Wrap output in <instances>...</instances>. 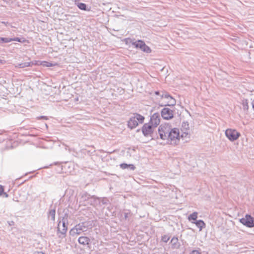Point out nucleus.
Here are the masks:
<instances>
[{
	"label": "nucleus",
	"instance_id": "f257e3e1",
	"mask_svg": "<svg viewBox=\"0 0 254 254\" xmlns=\"http://www.w3.org/2000/svg\"><path fill=\"white\" fill-rule=\"evenodd\" d=\"M160 138L167 140L168 144L176 145L180 142V132L177 128H171L167 125H161L158 128Z\"/></svg>",
	"mask_w": 254,
	"mask_h": 254
},
{
	"label": "nucleus",
	"instance_id": "f03ea898",
	"mask_svg": "<svg viewBox=\"0 0 254 254\" xmlns=\"http://www.w3.org/2000/svg\"><path fill=\"white\" fill-rule=\"evenodd\" d=\"M88 228V223L84 222L76 225L69 231V235L73 237L81 234L82 232H85Z\"/></svg>",
	"mask_w": 254,
	"mask_h": 254
},
{
	"label": "nucleus",
	"instance_id": "7ed1b4c3",
	"mask_svg": "<svg viewBox=\"0 0 254 254\" xmlns=\"http://www.w3.org/2000/svg\"><path fill=\"white\" fill-rule=\"evenodd\" d=\"M67 230V220L66 218H63L60 220L58 225V232L61 233L63 237L64 236Z\"/></svg>",
	"mask_w": 254,
	"mask_h": 254
},
{
	"label": "nucleus",
	"instance_id": "20e7f679",
	"mask_svg": "<svg viewBox=\"0 0 254 254\" xmlns=\"http://www.w3.org/2000/svg\"><path fill=\"white\" fill-rule=\"evenodd\" d=\"M132 45L136 48H139L141 51L146 53H150L151 51L150 48L147 46L145 42L142 40H138L132 42Z\"/></svg>",
	"mask_w": 254,
	"mask_h": 254
},
{
	"label": "nucleus",
	"instance_id": "39448f33",
	"mask_svg": "<svg viewBox=\"0 0 254 254\" xmlns=\"http://www.w3.org/2000/svg\"><path fill=\"white\" fill-rule=\"evenodd\" d=\"M225 135L231 141L236 140L240 136V133L236 129L228 128L225 131Z\"/></svg>",
	"mask_w": 254,
	"mask_h": 254
},
{
	"label": "nucleus",
	"instance_id": "423d86ee",
	"mask_svg": "<svg viewBox=\"0 0 254 254\" xmlns=\"http://www.w3.org/2000/svg\"><path fill=\"white\" fill-rule=\"evenodd\" d=\"M161 98L162 99L166 100L165 104L164 105L165 106H174L176 104V102L175 99L167 92H162Z\"/></svg>",
	"mask_w": 254,
	"mask_h": 254
},
{
	"label": "nucleus",
	"instance_id": "0eeeda50",
	"mask_svg": "<svg viewBox=\"0 0 254 254\" xmlns=\"http://www.w3.org/2000/svg\"><path fill=\"white\" fill-rule=\"evenodd\" d=\"M154 128L150 124H145L142 127V133L146 137H152Z\"/></svg>",
	"mask_w": 254,
	"mask_h": 254
},
{
	"label": "nucleus",
	"instance_id": "6e6552de",
	"mask_svg": "<svg viewBox=\"0 0 254 254\" xmlns=\"http://www.w3.org/2000/svg\"><path fill=\"white\" fill-rule=\"evenodd\" d=\"M240 221L242 224L248 227H254V218L250 215L247 214L244 218L241 219Z\"/></svg>",
	"mask_w": 254,
	"mask_h": 254
},
{
	"label": "nucleus",
	"instance_id": "1a4fd4ad",
	"mask_svg": "<svg viewBox=\"0 0 254 254\" xmlns=\"http://www.w3.org/2000/svg\"><path fill=\"white\" fill-rule=\"evenodd\" d=\"M161 116L165 120H170L173 117V111L168 108H164L161 111Z\"/></svg>",
	"mask_w": 254,
	"mask_h": 254
},
{
	"label": "nucleus",
	"instance_id": "9d476101",
	"mask_svg": "<svg viewBox=\"0 0 254 254\" xmlns=\"http://www.w3.org/2000/svg\"><path fill=\"white\" fill-rule=\"evenodd\" d=\"M160 123V116L158 113L153 114L151 117L150 122L148 123L155 127H157Z\"/></svg>",
	"mask_w": 254,
	"mask_h": 254
},
{
	"label": "nucleus",
	"instance_id": "9b49d317",
	"mask_svg": "<svg viewBox=\"0 0 254 254\" xmlns=\"http://www.w3.org/2000/svg\"><path fill=\"white\" fill-rule=\"evenodd\" d=\"M127 125L128 127H129L130 129H133L136 127L138 126V122H136L135 120V119L133 117H132L128 121Z\"/></svg>",
	"mask_w": 254,
	"mask_h": 254
},
{
	"label": "nucleus",
	"instance_id": "f8f14e48",
	"mask_svg": "<svg viewBox=\"0 0 254 254\" xmlns=\"http://www.w3.org/2000/svg\"><path fill=\"white\" fill-rule=\"evenodd\" d=\"M78 242L80 244L86 245L89 243L90 239L87 237L81 236L78 238Z\"/></svg>",
	"mask_w": 254,
	"mask_h": 254
},
{
	"label": "nucleus",
	"instance_id": "ddd939ff",
	"mask_svg": "<svg viewBox=\"0 0 254 254\" xmlns=\"http://www.w3.org/2000/svg\"><path fill=\"white\" fill-rule=\"evenodd\" d=\"M193 223H194L198 228H199L200 231H201L203 228L205 227V223L201 220L196 221Z\"/></svg>",
	"mask_w": 254,
	"mask_h": 254
},
{
	"label": "nucleus",
	"instance_id": "4468645a",
	"mask_svg": "<svg viewBox=\"0 0 254 254\" xmlns=\"http://www.w3.org/2000/svg\"><path fill=\"white\" fill-rule=\"evenodd\" d=\"M241 104L242 105V108L243 110L247 112L249 110V102L247 99H243L242 100Z\"/></svg>",
	"mask_w": 254,
	"mask_h": 254
},
{
	"label": "nucleus",
	"instance_id": "2eb2a0df",
	"mask_svg": "<svg viewBox=\"0 0 254 254\" xmlns=\"http://www.w3.org/2000/svg\"><path fill=\"white\" fill-rule=\"evenodd\" d=\"M33 64V63L32 62H25V63H23L18 64V65H16V67H18L19 68H24V67H26L31 66Z\"/></svg>",
	"mask_w": 254,
	"mask_h": 254
},
{
	"label": "nucleus",
	"instance_id": "dca6fc26",
	"mask_svg": "<svg viewBox=\"0 0 254 254\" xmlns=\"http://www.w3.org/2000/svg\"><path fill=\"white\" fill-rule=\"evenodd\" d=\"M133 117L135 119L136 122H138V123H142L144 120V117L138 114H134Z\"/></svg>",
	"mask_w": 254,
	"mask_h": 254
},
{
	"label": "nucleus",
	"instance_id": "f3484780",
	"mask_svg": "<svg viewBox=\"0 0 254 254\" xmlns=\"http://www.w3.org/2000/svg\"><path fill=\"white\" fill-rule=\"evenodd\" d=\"M55 215H56V209L55 208L51 209L48 214L49 218H51V219L54 221L55 220Z\"/></svg>",
	"mask_w": 254,
	"mask_h": 254
},
{
	"label": "nucleus",
	"instance_id": "a211bd4d",
	"mask_svg": "<svg viewBox=\"0 0 254 254\" xmlns=\"http://www.w3.org/2000/svg\"><path fill=\"white\" fill-rule=\"evenodd\" d=\"M198 213L197 212H194L192 214H190L188 217V220L189 221L191 220H196L197 218Z\"/></svg>",
	"mask_w": 254,
	"mask_h": 254
},
{
	"label": "nucleus",
	"instance_id": "6ab92c4d",
	"mask_svg": "<svg viewBox=\"0 0 254 254\" xmlns=\"http://www.w3.org/2000/svg\"><path fill=\"white\" fill-rule=\"evenodd\" d=\"M182 127L184 130V133L188 134V130L189 129V124L188 122H183Z\"/></svg>",
	"mask_w": 254,
	"mask_h": 254
},
{
	"label": "nucleus",
	"instance_id": "aec40b11",
	"mask_svg": "<svg viewBox=\"0 0 254 254\" xmlns=\"http://www.w3.org/2000/svg\"><path fill=\"white\" fill-rule=\"evenodd\" d=\"M76 5L81 10H85L86 9V5L84 3L78 2L76 3Z\"/></svg>",
	"mask_w": 254,
	"mask_h": 254
},
{
	"label": "nucleus",
	"instance_id": "412c9836",
	"mask_svg": "<svg viewBox=\"0 0 254 254\" xmlns=\"http://www.w3.org/2000/svg\"><path fill=\"white\" fill-rule=\"evenodd\" d=\"M11 42V40L9 38H0V43H7Z\"/></svg>",
	"mask_w": 254,
	"mask_h": 254
},
{
	"label": "nucleus",
	"instance_id": "4be33fe9",
	"mask_svg": "<svg viewBox=\"0 0 254 254\" xmlns=\"http://www.w3.org/2000/svg\"><path fill=\"white\" fill-rule=\"evenodd\" d=\"M10 40H11V41H17V42H23L25 41V40L24 38H20L18 37L10 38Z\"/></svg>",
	"mask_w": 254,
	"mask_h": 254
},
{
	"label": "nucleus",
	"instance_id": "5701e85b",
	"mask_svg": "<svg viewBox=\"0 0 254 254\" xmlns=\"http://www.w3.org/2000/svg\"><path fill=\"white\" fill-rule=\"evenodd\" d=\"M85 196L87 197V199L91 198L92 199L94 200V201L96 200V199H99L100 198L98 197H96L94 195H93L92 196H90V195L87 193L85 194Z\"/></svg>",
	"mask_w": 254,
	"mask_h": 254
},
{
	"label": "nucleus",
	"instance_id": "b1692460",
	"mask_svg": "<svg viewBox=\"0 0 254 254\" xmlns=\"http://www.w3.org/2000/svg\"><path fill=\"white\" fill-rule=\"evenodd\" d=\"M169 240V237L166 235H164L162 237V240L165 243H167Z\"/></svg>",
	"mask_w": 254,
	"mask_h": 254
},
{
	"label": "nucleus",
	"instance_id": "393cba45",
	"mask_svg": "<svg viewBox=\"0 0 254 254\" xmlns=\"http://www.w3.org/2000/svg\"><path fill=\"white\" fill-rule=\"evenodd\" d=\"M178 240L177 238L173 237L171 241V243L173 245H175L176 243L178 242Z\"/></svg>",
	"mask_w": 254,
	"mask_h": 254
},
{
	"label": "nucleus",
	"instance_id": "a878e982",
	"mask_svg": "<svg viewBox=\"0 0 254 254\" xmlns=\"http://www.w3.org/2000/svg\"><path fill=\"white\" fill-rule=\"evenodd\" d=\"M128 167V164L126 163H122L120 165V167L123 169H127Z\"/></svg>",
	"mask_w": 254,
	"mask_h": 254
},
{
	"label": "nucleus",
	"instance_id": "bb28decb",
	"mask_svg": "<svg viewBox=\"0 0 254 254\" xmlns=\"http://www.w3.org/2000/svg\"><path fill=\"white\" fill-rule=\"evenodd\" d=\"M124 216L125 219H127V218L130 216V212H124Z\"/></svg>",
	"mask_w": 254,
	"mask_h": 254
},
{
	"label": "nucleus",
	"instance_id": "cd10ccee",
	"mask_svg": "<svg viewBox=\"0 0 254 254\" xmlns=\"http://www.w3.org/2000/svg\"><path fill=\"white\" fill-rule=\"evenodd\" d=\"M190 254H200V252L198 250H193L190 253Z\"/></svg>",
	"mask_w": 254,
	"mask_h": 254
},
{
	"label": "nucleus",
	"instance_id": "c85d7f7f",
	"mask_svg": "<svg viewBox=\"0 0 254 254\" xmlns=\"http://www.w3.org/2000/svg\"><path fill=\"white\" fill-rule=\"evenodd\" d=\"M4 192V188L2 185H0V196H1Z\"/></svg>",
	"mask_w": 254,
	"mask_h": 254
},
{
	"label": "nucleus",
	"instance_id": "c756f323",
	"mask_svg": "<svg viewBox=\"0 0 254 254\" xmlns=\"http://www.w3.org/2000/svg\"><path fill=\"white\" fill-rule=\"evenodd\" d=\"M128 168L130 170H134L135 169V167L133 164H128Z\"/></svg>",
	"mask_w": 254,
	"mask_h": 254
},
{
	"label": "nucleus",
	"instance_id": "7c9ffc66",
	"mask_svg": "<svg viewBox=\"0 0 254 254\" xmlns=\"http://www.w3.org/2000/svg\"><path fill=\"white\" fill-rule=\"evenodd\" d=\"M37 119H38V120H40V119L47 120L48 117L46 116H42L38 117Z\"/></svg>",
	"mask_w": 254,
	"mask_h": 254
},
{
	"label": "nucleus",
	"instance_id": "2f4dec72",
	"mask_svg": "<svg viewBox=\"0 0 254 254\" xmlns=\"http://www.w3.org/2000/svg\"><path fill=\"white\" fill-rule=\"evenodd\" d=\"M44 63H45V64H44L43 65H46L47 66H51V64H50V63H49L46 62H44Z\"/></svg>",
	"mask_w": 254,
	"mask_h": 254
},
{
	"label": "nucleus",
	"instance_id": "473e14b6",
	"mask_svg": "<svg viewBox=\"0 0 254 254\" xmlns=\"http://www.w3.org/2000/svg\"><path fill=\"white\" fill-rule=\"evenodd\" d=\"M33 254H45L44 253L42 252H35L33 253Z\"/></svg>",
	"mask_w": 254,
	"mask_h": 254
},
{
	"label": "nucleus",
	"instance_id": "72a5a7b5",
	"mask_svg": "<svg viewBox=\"0 0 254 254\" xmlns=\"http://www.w3.org/2000/svg\"><path fill=\"white\" fill-rule=\"evenodd\" d=\"M154 93L156 95H159L161 96V94H160V92L159 91H155Z\"/></svg>",
	"mask_w": 254,
	"mask_h": 254
},
{
	"label": "nucleus",
	"instance_id": "f704fd0d",
	"mask_svg": "<svg viewBox=\"0 0 254 254\" xmlns=\"http://www.w3.org/2000/svg\"><path fill=\"white\" fill-rule=\"evenodd\" d=\"M2 194H3L4 196L5 197H7L8 196V194L7 193H6V192H3Z\"/></svg>",
	"mask_w": 254,
	"mask_h": 254
},
{
	"label": "nucleus",
	"instance_id": "c9c22d12",
	"mask_svg": "<svg viewBox=\"0 0 254 254\" xmlns=\"http://www.w3.org/2000/svg\"><path fill=\"white\" fill-rule=\"evenodd\" d=\"M1 23L4 24L6 26H7L8 24V23L7 22L2 21V22H1Z\"/></svg>",
	"mask_w": 254,
	"mask_h": 254
},
{
	"label": "nucleus",
	"instance_id": "e433bc0d",
	"mask_svg": "<svg viewBox=\"0 0 254 254\" xmlns=\"http://www.w3.org/2000/svg\"><path fill=\"white\" fill-rule=\"evenodd\" d=\"M102 202L103 203V204H106V202L105 201H104V200H102Z\"/></svg>",
	"mask_w": 254,
	"mask_h": 254
}]
</instances>
